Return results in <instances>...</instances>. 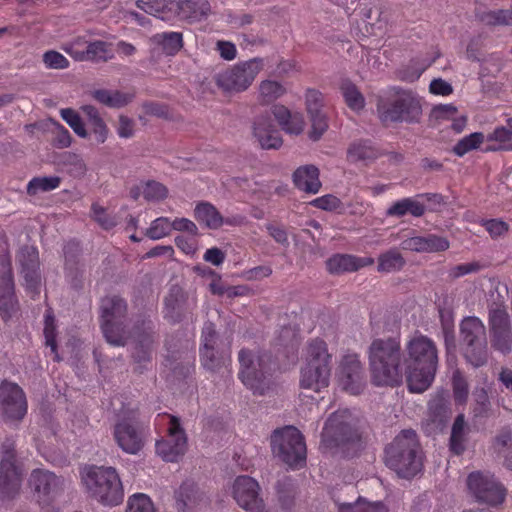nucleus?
Returning <instances> with one entry per match:
<instances>
[{
    "mask_svg": "<svg viewBox=\"0 0 512 512\" xmlns=\"http://www.w3.org/2000/svg\"><path fill=\"white\" fill-rule=\"evenodd\" d=\"M294 186L307 194H317L322 187L319 169L313 164L298 167L292 174Z\"/></svg>",
    "mask_w": 512,
    "mask_h": 512,
    "instance_id": "27",
    "label": "nucleus"
},
{
    "mask_svg": "<svg viewBox=\"0 0 512 512\" xmlns=\"http://www.w3.org/2000/svg\"><path fill=\"white\" fill-rule=\"evenodd\" d=\"M171 231L187 232L191 236H195L198 232L196 224L188 218L170 219Z\"/></svg>",
    "mask_w": 512,
    "mask_h": 512,
    "instance_id": "64",
    "label": "nucleus"
},
{
    "mask_svg": "<svg viewBox=\"0 0 512 512\" xmlns=\"http://www.w3.org/2000/svg\"><path fill=\"white\" fill-rule=\"evenodd\" d=\"M127 306L124 299L117 296L105 297L100 304L101 329L106 341L114 346H125Z\"/></svg>",
    "mask_w": 512,
    "mask_h": 512,
    "instance_id": "8",
    "label": "nucleus"
},
{
    "mask_svg": "<svg viewBox=\"0 0 512 512\" xmlns=\"http://www.w3.org/2000/svg\"><path fill=\"white\" fill-rule=\"evenodd\" d=\"M424 212L425 206L418 199L404 198L392 204L387 210V215L402 217L411 214L414 217H420Z\"/></svg>",
    "mask_w": 512,
    "mask_h": 512,
    "instance_id": "42",
    "label": "nucleus"
},
{
    "mask_svg": "<svg viewBox=\"0 0 512 512\" xmlns=\"http://www.w3.org/2000/svg\"><path fill=\"white\" fill-rule=\"evenodd\" d=\"M198 493L193 483L184 482L175 492V506L178 512H193L198 504Z\"/></svg>",
    "mask_w": 512,
    "mask_h": 512,
    "instance_id": "38",
    "label": "nucleus"
},
{
    "mask_svg": "<svg viewBox=\"0 0 512 512\" xmlns=\"http://www.w3.org/2000/svg\"><path fill=\"white\" fill-rule=\"evenodd\" d=\"M194 217L210 229H218L222 225H237L243 222V217H232L224 219L218 210L208 202L198 203L194 210Z\"/></svg>",
    "mask_w": 512,
    "mask_h": 512,
    "instance_id": "28",
    "label": "nucleus"
},
{
    "mask_svg": "<svg viewBox=\"0 0 512 512\" xmlns=\"http://www.w3.org/2000/svg\"><path fill=\"white\" fill-rule=\"evenodd\" d=\"M199 354L201 365L211 372L218 371L229 360V355L220 351L215 326L210 322L203 327Z\"/></svg>",
    "mask_w": 512,
    "mask_h": 512,
    "instance_id": "14",
    "label": "nucleus"
},
{
    "mask_svg": "<svg viewBox=\"0 0 512 512\" xmlns=\"http://www.w3.org/2000/svg\"><path fill=\"white\" fill-rule=\"evenodd\" d=\"M418 440L413 430L402 431L386 448V464L402 478H412L422 467L417 455Z\"/></svg>",
    "mask_w": 512,
    "mask_h": 512,
    "instance_id": "5",
    "label": "nucleus"
},
{
    "mask_svg": "<svg viewBox=\"0 0 512 512\" xmlns=\"http://www.w3.org/2000/svg\"><path fill=\"white\" fill-rule=\"evenodd\" d=\"M167 420V439L156 443V452L165 461L174 462L184 455L187 448V439L179 419L175 416L165 415Z\"/></svg>",
    "mask_w": 512,
    "mask_h": 512,
    "instance_id": "13",
    "label": "nucleus"
},
{
    "mask_svg": "<svg viewBox=\"0 0 512 512\" xmlns=\"http://www.w3.org/2000/svg\"><path fill=\"white\" fill-rule=\"evenodd\" d=\"M272 114L278 122L281 129L289 135H300L305 128V120L302 113H292L284 105H274Z\"/></svg>",
    "mask_w": 512,
    "mask_h": 512,
    "instance_id": "30",
    "label": "nucleus"
},
{
    "mask_svg": "<svg viewBox=\"0 0 512 512\" xmlns=\"http://www.w3.org/2000/svg\"><path fill=\"white\" fill-rule=\"evenodd\" d=\"M171 233L170 218L159 217L152 221L147 230V236L153 240H159Z\"/></svg>",
    "mask_w": 512,
    "mask_h": 512,
    "instance_id": "57",
    "label": "nucleus"
},
{
    "mask_svg": "<svg viewBox=\"0 0 512 512\" xmlns=\"http://www.w3.org/2000/svg\"><path fill=\"white\" fill-rule=\"evenodd\" d=\"M22 463L16 450V440L6 437L0 445V471H20Z\"/></svg>",
    "mask_w": 512,
    "mask_h": 512,
    "instance_id": "35",
    "label": "nucleus"
},
{
    "mask_svg": "<svg viewBox=\"0 0 512 512\" xmlns=\"http://www.w3.org/2000/svg\"><path fill=\"white\" fill-rule=\"evenodd\" d=\"M460 338L465 345L464 355L474 367L482 366L487 360L486 328L474 316L466 317L460 324Z\"/></svg>",
    "mask_w": 512,
    "mask_h": 512,
    "instance_id": "10",
    "label": "nucleus"
},
{
    "mask_svg": "<svg viewBox=\"0 0 512 512\" xmlns=\"http://www.w3.org/2000/svg\"><path fill=\"white\" fill-rule=\"evenodd\" d=\"M55 319L51 315H46L45 317V327H44V335L46 340V345L51 348V352L54 353L55 361L59 362L60 357L57 353V343H56V327H55Z\"/></svg>",
    "mask_w": 512,
    "mask_h": 512,
    "instance_id": "60",
    "label": "nucleus"
},
{
    "mask_svg": "<svg viewBox=\"0 0 512 512\" xmlns=\"http://www.w3.org/2000/svg\"><path fill=\"white\" fill-rule=\"evenodd\" d=\"M260 95L265 103H270L285 93V88L277 81L265 80L260 84Z\"/></svg>",
    "mask_w": 512,
    "mask_h": 512,
    "instance_id": "55",
    "label": "nucleus"
},
{
    "mask_svg": "<svg viewBox=\"0 0 512 512\" xmlns=\"http://www.w3.org/2000/svg\"><path fill=\"white\" fill-rule=\"evenodd\" d=\"M333 356L326 342L312 339L303 351V365L300 369V387L320 393L330 385Z\"/></svg>",
    "mask_w": 512,
    "mask_h": 512,
    "instance_id": "3",
    "label": "nucleus"
},
{
    "mask_svg": "<svg viewBox=\"0 0 512 512\" xmlns=\"http://www.w3.org/2000/svg\"><path fill=\"white\" fill-rule=\"evenodd\" d=\"M403 250L418 252V253H432L441 252L449 248V241L437 235L428 236H412L404 239L401 242Z\"/></svg>",
    "mask_w": 512,
    "mask_h": 512,
    "instance_id": "26",
    "label": "nucleus"
},
{
    "mask_svg": "<svg viewBox=\"0 0 512 512\" xmlns=\"http://www.w3.org/2000/svg\"><path fill=\"white\" fill-rule=\"evenodd\" d=\"M453 391L457 403L463 404L467 400L468 385L459 371L453 373Z\"/></svg>",
    "mask_w": 512,
    "mask_h": 512,
    "instance_id": "62",
    "label": "nucleus"
},
{
    "mask_svg": "<svg viewBox=\"0 0 512 512\" xmlns=\"http://www.w3.org/2000/svg\"><path fill=\"white\" fill-rule=\"evenodd\" d=\"M15 305L13 274L11 264L8 261L3 263L2 275L0 276V311L4 320L11 316Z\"/></svg>",
    "mask_w": 512,
    "mask_h": 512,
    "instance_id": "29",
    "label": "nucleus"
},
{
    "mask_svg": "<svg viewBox=\"0 0 512 512\" xmlns=\"http://www.w3.org/2000/svg\"><path fill=\"white\" fill-rule=\"evenodd\" d=\"M305 100L306 110L311 122L309 138L313 141H317L323 136L329 127L327 116L322 111L324 97L318 90L308 89L305 95Z\"/></svg>",
    "mask_w": 512,
    "mask_h": 512,
    "instance_id": "22",
    "label": "nucleus"
},
{
    "mask_svg": "<svg viewBox=\"0 0 512 512\" xmlns=\"http://www.w3.org/2000/svg\"><path fill=\"white\" fill-rule=\"evenodd\" d=\"M273 454L290 467H301L306 460V445L300 431L292 426L276 430L271 436Z\"/></svg>",
    "mask_w": 512,
    "mask_h": 512,
    "instance_id": "9",
    "label": "nucleus"
},
{
    "mask_svg": "<svg viewBox=\"0 0 512 512\" xmlns=\"http://www.w3.org/2000/svg\"><path fill=\"white\" fill-rule=\"evenodd\" d=\"M486 137L482 132H474L460 139L454 146L453 151L457 156H464L466 153L480 149L485 146Z\"/></svg>",
    "mask_w": 512,
    "mask_h": 512,
    "instance_id": "47",
    "label": "nucleus"
},
{
    "mask_svg": "<svg viewBox=\"0 0 512 512\" xmlns=\"http://www.w3.org/2000/svg\"><path fill=\"white\" fill-rule=\"evenodd\" d=\"M154 40L168 55H175L183 46V35L181 32L157 33L154 36Z\"/></svg>",
    "mask_w": 512,
    "mask_h": 512,
    "instance_id": "46",
    "label": "nucleus"
},
{
    "mask_svg": "<svg viewBox=\"0 0 512 512\" xmlns=\"http://www.w3.org/2000/svg\"><path fill=\"white\" fill-rule=\"evenodd\" d=\"M494 446L505 457V465L512 470V431L503 429L496 436Z\"/></svg>",
    "mask_w": 512,
    "mask_h": 512,
    "instance_id": "49",
    "label": "nucleus"
},
{
    "mask_svg": "<svg viewBox=\"0 0 512 512\" xmlns=\"http://www.w3.org/2000/svg\"><path fill=\"white\" fill-rule=\"evenodd\" d=\"M239 378L254 394H265L272 384L270 360L266 355L255 354L247 349L239 352Z\"/></svg>",
    "mask_w": 512,
    "mask_h": 512,
    "instance_id": "7",
    "label": "nucleus"
},
{
    "mask_svg": "<svg viewBox=\"0 0 512 512\" xmlns=\"http://www.w3.org/2000/svg\"><path fill=\"white\" fill-rule=\"evenodd\" d=\"M352 423L353 417L347 409L336 411L325 423L322 432L323 441L336 445L354 441L357 434L353 430Z\"/></svg>",
    "mask_w": 512,
    "mask_h": 512,
    "instance_id": "18",
    "label": "nucleus"
},
{
    "mask_svg": "<svg viewBox=\"0 0 512 512\" xmlns=\"http://www.w3.org/2000/svg\"><path fill=\"white\" fill-rule=\"evenodd\" d=\"M143 195L147 201H161L168 195L167 188L156 181H147L136 186L133 191H130V196L137 199Z\"/></svg>",
    "mask_w": 512,
    "mask_h": 512,
    "instance_id": "41",
    "label": "nucleus"
},
{
    "mask_svg": "<svg viewBox=\"0 0 512 512\" xmlns=\"http://www.w3.org/2000/svg\"><path fill=\"white\" fill-rule=\"evenodd\" d=\"M119 420L114 427V438L118 446L125 452H128V420L126 414L122 411Z\"/></svg>",
    "mask_w": 512,
    "mask_h": 512,
    "instance_id": "58",
    "label": "nucleus"
},
{
    "mask_svg": "<svg viewBox=\"0 0 512 512\" xmlns=\"http://www.w3.org/2000/svg\"><path fill=\"white\" fill-rule=\"evenodd\" d=\"M16 259L21 267L20 272L27 289L34 294H38L41 285L38 250L34 246L25 245L19 249Z\"/></svg>",
    "mask_w": 512,
    "mask_h": 512,
    "instance_id": "21",
    "label": "nucleus"
},
{
    "mask_svg": "<svg viewBox=\"0 0 512 512\" xmlns=\"http://www.w3.org/2000/svg\"><path fill=\"white\" fill-rule=\"evenodd\" d=\"M91 218L105 230H109L117 224L116 219L110 216L106 209L98 203H93L91 206Z\"/></svg>",
    "mask_w": 512,
    "mask_h": 512,
    "instance_id": "59",
    "label": "nucleus"
},
{
    "mask_svg": "<svg viewBox=\"0 0 512 512\" xmlns=\"http://www.w3.org/2000/svg\"><path fill=\"white\" fill-rule=\"evenodd\" d=\"M341 92L350 109L360 111L364 108V97L354 84L348 81L344 82L341 86Z\"/></svg>",
    "mask_w": 512,
    "mask_h": 512,
    "instance_id": "50",
    "label": "nucleus"
},
{
    "mask_svg": "<svg viewBox=\"0 0 512 512\" xmlns=\"http://www.w3.org/2000/svg\"><path fill=\"white\" fill-rule=\"evenodd\" d=\"M81 478L89 496L97 501L111 506L123 501V486L113 467L87 465L81 471Z\"/></svg>",
    "mask_w": 512,
    "mask_h": 512,
    "instance_id": "4",
    "label": "nucleus"
},
{
    "mask_svg": "<svg viewBox=\"0 0 512 512\" xmlns=\"http://www.w3.org/2000/svg\"><path fill=\"white\" fill-rule=\"evenodd\" d=\"M130 512H155L150 497L143 493L130 496Z\"/></svg>",
    "mask_w": 512,
    "mask_h": 512,
    "instance_id": "61",
    "label": "nucleus"
},
{
    "mask_svg": "<svg viewBox=\"0 0 512 512\" xmlns=\"http://www.w3.org/2000/svg\"><path fill=\"white\" fill-rule=\"evenodd\" d=\"M489 328L492 347L508 354L512 351V322L506 309L496 307L489 312Z\"/></svg>",
    "mask_w": 512,
    "mask_h": 512,
    "instance_id": "15",
    "label": "nucleus"
},
{
    "mask_svg": "<svg viewBox=\"0 0 512 512\" xmlns=\"http://www.w3.org/2000/svg\"><path fill=\"white\" fill-rule=\"evenodd\" d=\"M467 485L469 491L479 502L497 505L504 501L503 487L489 473H471L468 476Z\"/></svg>",
    "mask_w": 512,
    "mask_h": 512,
    "instance_id": "17",
    "label": "nucleus"
},
{
    "mask_svg": "<svg viewBox=\"0 0 512 512\" xmlns=\"http://www.w3.org/2000/svg\"><path fill=\"white\" fill-rule=\"evenodd\" d=\"M0 410L6 421H20L27 412V402L23 390L15 383L3 382L0 385Z\"/></svg>",
    "mask_w": 512,
    "mask_h": 512,
    "instance_id": "20",
    "label": "nucleus"
},
{
    "mask_svg": "<svg viewBox=\"0 0 512 512\" xmlns=\"http://www.w3.org/2000/svg\"><path fill=\"white\" fill-rule=\"evenodd\" d=\"M179 15L190 21H200L211 13L208 0H181L178 3Z\"/></svg>",
    "mask_w": 512,
    "mask_h": 512,
    "instance_id": "34",
    "label": "nucleus"
},
{
    "mask_svg": "<svg viewBox=\"0 0 512 512\" xmlns=\"http://www.w3.org/2000/svg\"><path fill=\"white\" fill-rule=\"evenodd\" d=\"M253 136L262 149H278L283 140L280 132L275 128L270 115H259L253 122Z\"/></svg>",
    "mask_w": 512,
    "mask_h": 512,
    "instance_id": "24",
    "label": "nucleus"
},
{
    "mask_svg": "<svg viewBox=\"0 0 512 512\" xmlns=\"http://www.w3.org/2000/svg\"><path fill=\"white\" fill-rule=\"evenodd\" d=\"M29 485L39 504H50L63 490L64 480L56 474L34 469L29 477Z\"/></svg>",
    "mask_w": 512,
    "mask_h": 512,
    "instance_id": "19",
    "label": "nucleus"
},
{
    "mask_svg": "<svg viewBox=\"0 0 512 512\" xmlns=\"http://www.w3.org/2000/svg\"><path fill=\"white\" fill-rule=\"evenodd\" d=\"M115 55L114 45L103 40H94L88 44L84 61L93 63L108 62Z\"/></svg>",
    "mask_w": 512,
    "mask_h": 512,
    "instance_id": "39",
    "label": "nucleus"
},
{
    "mask_svg": "<svg viewBox=\"0 0 512 512\" xmlns=\"http://www.w3.org/2000/svg\"><path fill=\"white\" fill-rule=\"evenodd\" d=\"M465 443V420L464 415L460 414L455 419L452 426L450 448L455 454H461L464 449Z\"/></svg>",
    "mask_w": 512,
    "mask_h": 512,
    "instance_id": "48",
    "label": "nucleus"
},
{
    "mask_svg": "<svg viewBox=\"0 0 512 512\" xmlns=\"http://www.w3.org/2000/svg\"><path fill=\"white\" fill-rule=\"evenodd\" d=\"M374 263L372 257H358L347 254H337L330 257L327 262V269L331 273L354 272L360 268L370 266Z\"/></svg>",
    "mask_w": 512,
    "mask_h": 512,
    "instance_id": "31",
    "label": "nucleus"
},
{
    "mask_svg": "<svg viewBox=\"0 0 512 512\" xmlns=\"http://www.w3.org/2000/svg\"><path fill=\"white\" fill-rule=\"evenodd\" d=\"M195 304V299H190L181 287L172 286L164 299V317L171 322H178Z\"/></svg>",
    "mask_w": 512,
    "mask_h": 512,
    "instance_id": "23",
    "label": "nucleus"
},
{
    "mask_svg": "<svg viewBox=\"0 0 512 512\" xmlns=\"http://www.w3.org/2000/svg\"><path fill=\"white\" fill-rule=\"evenodd\" d=\"M336 381L339 387L352 394H360L365 387V376L359 356L355 353L344 355L336 369Z\"/></svg>",
    "mask_w": 512,
    "mask_h": 512,
    "instance_id": "12",
    "label": "nucleus"
},
{
    "mask_svg": "<svg viewBox=\"0 0 512 512\" xmlns=\"http://www.w3.org/2000/svg\"><path fill=\"white\" fill-rule=\"evenodd\" d=\"M309 204L324 211H334L340 208L341 201L338 197L332 194H326L313 199Z\"/></svg>",
    "mask_w": 512,
    "mask_h": 512,
    "instance_id": "63",
    "label": "nucleus"
},
{
    "mask_svg": "<svg viewBox=\"0 0 512 512\" xmlns=\"http://www.w3.org/2000/svg\"><path fill=\"white\" fill-rule=\"evenodd\" d=\"M382 156L371 140H355L347 149L348 160H375Z\"/></svg>",
    "mask_w": 512,
    "mask_h": 512,
    "instance_id": "37",
    "label": "nucleus"
},
{
    "mask_svg": "<svg viewBox=\"0 0 512 512\" xmlns=\"http://www.w3.org/2000/svg\"><path fill=\"white\" fill-rule=\"evenodd\" d=\"M42 61L47 69L64 70L70 66L69 60L56 50H48L42 56Z\"/></svg>",
    "mask_w": 512,
    "mask_h": 512,
    "instance_id": "56",
    "label": "nucleus"
},
{
    "mask_svg": "<svg viewBox=\"0 0 512 512\" xmlns=\"http://www.w3.org/2000/svg\"><path fill=\"white\" fill-rule=\"evenodd\" d=\"M133 344V358L138 363H145L151 359V346L153 343L150 322L143 321L141 326L130 331V343Z\"/></svg>",
    "mask_w": 512,
    "mask_h": 512,
    "instance_id": "25",
    "label": "nucleus"
},
{
    "mask_svg": "<svg viewBox=\"0 0 512 512\" xmlns=\"http://www.w3.org/2000/svg\"><path fill=\"white\" fill-rule=\"evenodd\" d=\"M371 381L377 386H394L402 382L401 348L396 339H375L368 349Z\"/></svg>",
    "mask_w": 512,
    "mask_h": 512,
    "instance_id": "2",
    "label": "nucleus"
},
{
    "mask_svg": "<svg viewBox=\"0 0 512 512\" xmlns=\"http://www.w3.org/2000/svg\"><path fill=\"white\" fill-rule=\"evenodd\" d=\"M259 492L258 482L249 476H238L233 482L232 496L246 512H267Z\"/></svg>",
    "mask_w": 512,
    "mask_h": 512,
    "instance_id": "16",
    "label": "nucleus"
},
{
    "mask_svg": "<svg viewBox=\"0 0 512 512\" xmlns=\"http://www.w3.org/2000/svg\"><path fill=\"white\" fill-rule=\"evenodd\" d=\"M61 184L59 176H39L32 178L27 185V194L36 196L39 193L50 192Z\"/></svg>",
    "mask_w": 512,
    "mask_h": 512,
    "instance_id": "45",
    "label": "nucleus"
},
{
    "mask_svg": "<svg viewBox=\"0 0 512 512\" xmlns=\"http://www.w3.org/2000/svg\"><path fill=\"white\" fill-rule=\"evenodd\" d=\"M263 66V59L258 57L239 62L218 74L217 85L227 92L245 91L253 83Z\"/></svg>",
    "mask_w": 512,
    "mask_h": 512,
    "instance_id": "11",
    "label": "nucleus"
},
{
    "mask_svg": "<svg viewBox=\"0 0 512 512\" xmlns=\"http://www.w3.org/2000/svg\"><path fill=\"white\" fill-rule=\"evenodd\" d=\"M485 137L486 144L481 148L482 152L512 151V130L504 126L497 127Z\"/></svg>",
    "mask_w": 512,
    "mask_h": 512,
    "instance_id": "33",
    "label": "nucleus"
},
{
    "mask_svg": "<svg viewBox=\"0 0 512 512\" xmlns=\"http://www.w3.org/2000/svg\"><path fill=\"white\" fill-rule=\"evenodd\" d=\"M405 375L411 392L422 393L432 384L438 365V351L433 340L420 333L405 344Z\"/></svg>",
    "mask_w": 512,
    "mask_h": 512,
    "instance_id": "1",
    "label": "nucleus"
},
{
    "mask_svg": "<svg viewBox=\"0 0 512 512\" xmlns=\"http://www.w3.org/2000/svg\"><path fill=\"white\" fill-rule=\"evenodd\" d=\"M90 42L91 41L86 40L85 37L78 36L63 45L62 49L75 61L84 62L85 58L82 57L86 55V50Z\"/></svg>",
    "mask_w": 512,
    "mask_h": 512,
    "instance_id": "53",
    "label": "nucleus"
},
{
    "mask_svg": "<svg viewBox=\"0 0 512 512\" xmlns=\"http://www.w3.org/2000/svg\"><path fill=\"white\" fill-rule=\"evenodd\" d=\"M80 109L86 118L89 134L97 143H104L108 136V127L99 110L93 105H83Z\"/></svg>",
    "mask_w": 512,
    "mask_h": 512,
    "instance_id": "32",
    "label": "nucleus"
},
{
    "mask_svg": "<svg viewBox=\"0 0 512 512\" xmlns=\"http://www.w3.org/2000/svg\"><path fill=\"white\" fill-rule=\"evenodd\" d=\"M404 265L405 259L401 253L396 248H392L379 255L377 270L383 273H391L401 270Z\"/></svg>",
    "mask_w": 512,
    "mask_h": 512,
    "instance_id": "43",
    "label": "nucleus"
},
{
    "mask_svg": "<svg viewBox=\"0 0 512 512\" xmlns=\"http://www.w3.org/2000/svg\"><path fill=\"white\" fill-rule=\"evenodd\" d=\"M339 512H388L381 502L366 503L362 499L354 504L343 503L339 506Z\"/></svg>",
    "mask_w": 512,
    "mask_h": 512,
    "instance_id": "54",
    "label": "nucleus"
},
{
    "mask_svg": "<svg viewBox=\"0 0 512 512\" xmlns=\"http://www.w3.org/2000/svg\"><path fill=\"white\" fill-rule=\"evenodd\" d=\"M92 98L109 108H122L128 104V94L119 90L96 89L91 92Z\"/></svg>",
    "mask_w": 512,
    "mask_h": 512,
    "instance_id": "40",
    "label": "nucleus"
},
{
    "mask_svg": "<svg viewBox=\"0 0 512 512\" xmlns=\"http://www.w3.org/2000/svg\"><path fill=\"white\" fill-rule=\"evenodd\" d=\"M22 470L0 471V499L13 500L21 489Z\"/></svg>",
    "mask_w": 512,
    "mask_h": 512,
    "instance_id": "36",
    "label": "nucleus"
},
{
    "mask_svg": "<svg viewBox=\"0 0 512 512\" xmlns=\"http://www.w3.org/2000/svg\"><path fill=\"white\" fill-rule=\"evenodd\" d=\"M65 258V269L69 276L76 280L79 273V257L81 255V247L79 242L71 240L63 248Z\"/></svg>",
    "mask_w": 512,
    "mask_h": 512,
    "instance_id": "44",
    "label": "nucleus"
},
{
    "mask_svg": "<svg viewBox=\"0 0 512 512\" xmlns=\"http://www.w3.org/2000/svg\"><path fill=\"white\" fill-rule=\"evenodd\" d=\"M379 119L391 123H418L422 114L420 99L410 90L395 89L394 93L377 103Z\"/></svg>",
    "mask_w": 512,
    "mask_h": 512,
    "instance_id": "6",
    "label": "nucleus"
},
{
    "mask_svg": "<svg viewBox=\"0 0 512 512\" xmlns=\"http://www.w3.org/2000/svg\"><path fill=\"white\" fill-rule=\"evenodd\" d=\"M148 435V426L140 423L132 426L130 423V454H137L144 446Z\"/></svg>",
    "mask_w": 512,
    "mask_h": 512,
    "instance_id": "52",
    "label": "nucleus"
},
{
    "mask_svg": "<svg viewBox=\"0 0 512 512\" xmlns=\"http://www.w3.org/2000/svg\"><path fill=\"white\" fill-rule=\"evenodd\" d=\"M62 119L73 129V131L81 138H87L89 135L88 129L80 115L71 108L62 109Z\"/></svg>",
    "mask_w": 512,
    "mask_h": 512,
    "instance_id": "51",
    "label": "nucleus"
}]
</instances>
